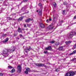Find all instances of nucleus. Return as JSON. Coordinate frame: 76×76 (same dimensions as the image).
I'll return each instance as SVG.
<instances>
[{
  "label": "nucleus",
  "mask_w": 76,
  "mask_h": 76,
  "mask_svg": "<svg viewBox=\"0 0 76 76\" xmlns=\"http://www.w3.org/2000/svg\"><path fill=\"white\" fill-rule=\"evenodd\" d=\"M3 56L4 57H6L7 56H8L9 55V49H5L3 51Z\"/></svg>",
  "instance_id": "1"
},
{
  "label": "nucleus",
  "mask_w": 76,
  "mask_h": 76,
  "mask_svg": "<svg viewBox=\"0 0 76 76\" xmlns=\"http://www.w3.org/2000/svg\"><path fill=\"white\" fill-rule=\"evenodd\" d=\"M74 35H76V32L75 31L71 32L68 35V38L69 39L72 38Z\"/></svg>",
  "instance_id": "2"
},
{
  "label": "nucleus",
  "mask_w": 76,
  "mask_h": 76,
  "mask_svg": "<svg viewBox=\"0 0 76 76\" xmlns=\"http://www.w3.org/2000/svg\"><path fill=\"white\" fill-rule=\"evenodd\" d=\"M18 70L17 71L18 73H20L21 70H22V66L20 65L17 66Z\"/></svg>",
  "instance_id": "3"
},
{
  "label": "nucleus",
  "mask_w": 76,
  "mask_h": 76,
  "mask_svg": "<svg viewBox=\"0 0 76 76\" xmlns=\"http://www.w3.org/2000/svg\"><path fill=\"white\" fill-rule=\"evenodd\" d=\"M69 75L70 76H74L75 75V72L70 71L69 72Z\"/></svg>",
  "instance_id": "4"
},
{
  "label": "nucleus",
  "mask_w": 76,
  "mask_h": 76,
  "mask_svg": "<svg viewBox=\"0 0 76 76\" xmlns=\"http://www.w3.org/2000/svg\"><path fill=\"white\" fill-rule=\"evenodd\" d=\"M30 69L29 68H26V71H24V73L26 74V75H27V74H28V72H30Z\"/></svg>",
  "instance_id": "5"
},
{
  "label": "nucleus",
  "mask_w": 76,
  "mask_h": 76,
  "mask_svg": "<svg viewBox=\"0 0 76 76\" xmlns=\"http://www.w3.org/2000/svg\"><path fill=\"white\" fill-rule=\"evenodd\" d=\"M39 15H40V16H42V8H40L39 10Z\"/></svg>",
  "instance_id": "6"
},
{
  "label": "nucleus",
  "mask_w": 76,
  "mask_h": 76,
  "mask_svg": "<svg viewBox=\"0 0 76 76\" xmlns=\"http://www.w3.org/2000/svg\"><path fill=\"white\" fill-rule=\"evenodd\" d=\"M37 66H38V67H41V66H44L45 65V64H36Z\"/></svg>",
  "instance_id": "7"
},
{
  "label": "nucleus",
  "mask_w": 76,
  "mask_h": 76,
  "mask_svg": "<svg viewBox=\"0 0 76 76\" xmlns=\"http://www.w3.org/2000/svg\"><path fill=\"white\" fill-rule=\"evenodd\" d=\"M10 69H12L10 72L11 73H13L15 72V69L13 68V67L11 66H10Z\"/></svg>",
  "instance_id": "8"
},
{
  "label": "nucleus",
  "mask_w": 76,
  "mask_h": 76,
  "mask_svg": "<svg viewBox=\"0 0 76 76\" xmlns=\"http://www.w3.org/2000/svg\"><path fill=\"white\" fill-rule=\"evenodd\" d=\"M32 48L31 47H29V49L28 48H27L26 49H24V51H25V52L26 53H28V51H29Z\"/></svg>",
  "instance_id": "9"
},
{
  "label": "nucleus",
  "mask_w": 76,
  "mask_h": 76,
  "mask_svg": "<svg viewBox=\"0 0 76 76\" xmlns=\"http://www.w3.org/2000/svg\"><path fill=\"white\" fill-rule=\"evenodd\" d=\"M15 50V47H13L10 50V53H12L13 51H14Z\"/></svg>",
  "instance_id": "10"
},
{
  "label": "nucleus",
  "mask_w": 76,
  "mask_h": 76,
  "mask_svg": "<svg viewBox=\"0 0 76 76\" xmlns=\"http://www.w3.org/2000/svg\"><path fill=\"white\" fill-rule=\"evenodd\" d=\"M60 69H61V66H59L58 69L55 70V71H56V72H58V71H60Z\"/></svg>",
  "instance_id": "11"
},
{
  "label": "nucleus",
  "mask_w": 76,
  "mask_h": 76,
  "mask_svg": "<svg viewBox=\"0 0 76 76\" xmlns=\"http://www.w3.org/2000/svg\"><path fill=\"white\" fill-rule=\"evenodd\" d=\"M31 20V19L30 18L28 19H26L25 20V22H27L28 23H29V22H30V20Z\"/></svg>",
  "instance_id": "12"
},
{
  "label": "nucleus",
  "mask_w": 76,
  "mask_h": 76,
  "mask_svg": "<svg viewBox=\"0 0 76 76\" xmlns=\"http://www.w3.org/2000/svg\"><path fill=\"white\" fill-rule=\"evenodd\" d=\"M9 40V38H7L5 40H4L2 41V42H7Z\"/></svg>",
  "instance_id": "13"
},
{
  "label": "nucleus",
  "mask_w": 76,
  "mask_h": 76,
  "mask_svg": "<svg viewBox=\"0 0 76 76\" xmlns=\"http://www.w3.org/2000/svg\"><path fill=\"white\" fill-rule=\"evenodd\" d=\"M18 32L20 33H22V29L20 28L19 27L18 29Z\"/></svg>",
  "instance_id": "14"
},
{
  "label": "nucleus",
  "mask_w": 76,
  "mask_h": 76,
  "mask_svg": "<svg viewBox=\"0 0 76 76\" xmlns=\"http://www.w3.org/2000/svg\"><path fill=\"white\" fill-rule=\"evenodd\" d=\"M40 26L42 28H45V25H44L42 23H41L40 24Z\"/></svg>",
  "instance_id": "15"
},
{
  "label": "nucleus",
  "mask_w": 76,
  "mask_h": 76,
  "mask_svg": "<svg viewBox=\"0 0 76 76\" xmlns=\"http://www.w3.org/2000/svg\"><path fill=\"white\" fill-rule=\"evenodd\" d=\"M48 29H53V27L52 25L49 26L48 27Z\"/></svg>",
  "instance_id": "16"
},
{
  "label": "nucleus",
  "mask_w": 76,
  "mask_h": 76,
  "mask_svg": "<svg viewBox=\"0 0 76 76\" xmlns=\"http://www.w3.org/2000/svg\"><path fill=\"white\" fill-rule=\"evenodd\" d=\"M23 19V17H21L18 19V22H19V21H20L22 20Z\"/></svg>",
  "instance_id": "17"
},
{
  "label": "nucleus",
  "mask_w": 76,
  "mask_h": 76,
  "mask_svg": "<svg viewBox=\"0 0 76 76\" xmlns=\"http://www.w3.org/2000/svg\"><path fill=\"white\" fill-rule=\"evenodd\" d=\"M46 50H51L52 48H51V47L49 46L48 48H46Z\"/></svg>",
  "instance_id": "18"
},
{
  "label": "nucleus",
  "mask_w": 76,
  "mask_h": 76,
  "mask_svg": "<svg viewBox=\"0 0 76 76\" xmlns=\"http://www.w3.org/2000/svg\"><path fill=\"white\" fill-rule=\"evenodd\" d=\"M38 5L40 7L41 9H42L43 8V6H42V5L41 4V3H39L38 4Z\"/></svg>",
  "instance_id": "19"
},
{
  "label": "nucleus",
  "mask_w": 76,
  "mask_h": 76,
  "mask_svg": "<svg viewBox=\"0 0 76 76\" xmlns=\"http://www.w3.org/2000/svg\"><path fill=\"white\" fill-rule=\"evenodd\" d=\"M58 49L59 50H63V46L59 47Z\"/></svg>",
  "instance_id": "20"
},
{
  "label": "nucleus",
  "mask_w": 76,
  "mask_h": 76,
  "mask_svg": "<svg viewBox=\"0 0 76 76\" xmlns=\"http://www.w3.org/2000/svg\"><path fill=\"white\" fill-rule=\"evenodd\" d=\"M72 42L71 41H66L65 42V43L67 45L69 44H70Z\"/></svg>",
  "instance_id": "21"
},
{
  "label": "nucleus",
  "mask_w": 76,
  "mask_h": 76,
  "mask_svg": "<svg viewBox=\"0 0 76 76\" xmlns=\"http://www.w3.org/2000/svg\"><path fill=\"white\" fill-rule=\"evenodd\" d=\"M18 32H17V31L16 32L15 31V33L14 35V37H16V36L18 35Z\"/></svg>",
  "instance_id": "22"
},
{
  "label": "nucleus",
  "mask_w": 76,
  "mask_h": 76,
  "mask_svg": "<svg viewBox=\"0 0 76 76\" xmlns=\"http://www.w3.org/2000/svg\"><path fill=\"white\" fill-rule=\"evenodd\" d=\"M62 14L64 15H66V10H63L62 11Z\"/></svg>",
  "instance_id": "23"
},
{
  "label": "nucleus",
  "mask_w": 76,
  "mask_h": 76,
  "mask_svg": "<svg viewBox=\"0 0 76 76\" xmlns=\"http://www.w3.org/2000/svg\"><path fill=\"white\" fill-rule=\"evenodd\" d=\"M65 76H70V74H69V72L66 73Z\"/></svg>",
  "instance_id": "24"
},
{
  "label": "nucleus",
  "mask_w": 76,
  "mask_h": 76,
  "mask_svg": "<svg viewBox=\"0 0 76 76\" xmlns=\"http://www.w3.org/2000/svg\"><path fill=\"white\" fill-rule=\"evenodd\" d=\"M53 21L54 22V21H56V18L55 17H53Z\"/></svg>",
  "instance_id": "25"
},
{
  "label": "nucleus",
  "mask_w": 76,
  "mask_h": 76,
  "mask_svg": "<svg viewBox=\"0 0 76 76\" xmlns=\"http://www.w3.org/2000/svg\"><path fill=\"white\" fill-rule=\"evenodd\" d=\"M53 4L55 7H56V6H57V4H56V3L55 2H54L53 3Z\"/></svg>",
  "instance_id": "26"
},
{
  "label": "nucleus",
  "mask_w": 76,
  "mask_h": 76,
  "mask_svg": "<svg viewBox=\"0 0 76 76\" xmlns=\"http://www.w3.org/2000/svg\"><path fill=\"white\" fill-rule=\"evenodd\" d=\"M54 42H55V41H54V40L50 41V43H51V44H53V43H54Z\"/></svg>",
  "instance_id": "27"
},
{
  "label": "nucleus",
  "mask_w": 76,
  "mask_h": 76,
  "mask_svg": "<svg viewBox=\"0 0 76 76\" xmlns=\"http://www.w3.org/2000/svg\"><path fill=\"white\" fill-rule=\"evenodd\" d=\"M63 21H61L60 22H59V26H61V23H63Z\"/></svg>",
  "instance_id": "28"
},
{
  "label": "nucleus",
  "mask_w": 76,
  "mask_h": 76,
  "mask_svg": "<svg viewBox=\"0 0 76 76\" xmlns=\"http://www.w3.org/2000/svg\"><path fill=\"white\" fill-rule=\"evenodd\" d=\"M59 45V42H56L55 43V45H56V46H57V45Z\"/></svg>",
  "instance_id": "29"
},
{
  "label": "nucleus",
  "mask_w": 76,
  "mask_h": 76,
  "mask_svg": "<svg viewBox=\"0 0 76 76\" xmlns=\"http://www.w3.org/2000/svg\"><path fill=\"white\" fill-rule=\"evenodd\" d=\"M72 54H76V51L74 50V51H73V52H72Z\"/></svg>",
  "instance_id": "30"
},
{
  "label": "nucleus",
  "mask_w": 76,
  "mask_h": 76,
  "mask_svg": "<svg viewBox=\"0 0 76 76\" xmlns=\"http://www.w3.org/2000/svg\"><path fill=\"white\" fill-rule=\"evenodd\" d=\"M69 6H70V4H68L67 6H66L67 7V9H66V10L67 9V8H69Z\"/></svg>",
  "instance_id": "31"
},
{
  "label": "nucleus",
  "mask_w": 76,
  "mask_h": 76,
  "mask_svg": "<svg viewBox=\"0 0 76 76\" xmlns=\"http://www.w3.org/2000/svg\"><path fill=\"white\" fill-rule=\"evenodd\" d=\"M72 61H76V58H74L72 60Z\"/></svg>",
  "instance_id": "32"
},
{
  "label": "nucleus",
  "mask_w": 76,
  "mask_h": 76,
  "mask_svg": "<svg viewBox=\"0 0 76 76\" xmlns=\"http://www.w3.org/2000/svg\"><path fill=\"white\" fill-rule=\"evenodd\" d=\"M64 5H67V3L66 2H65L64 3Z\"/></svg>",
  "instance_id": "33"
},
{
  "label": "nucleus",
  "mask_w": 76,
  "mask_h": 76,
  "mask_svg": "<svg viewBox=\"0 0 76 76\" xmlns=\"http://www.w3.org/2000/svg\"><path fill=\"white\" fill-rule=\"evenodd\" d=\"M26 9H25V7H24L23 8H22V10L24 11Z\"/></svg>",
  "instance_id": "34"
},
{
  "label": "nucleus",
  "mask_w": 76,
  "mask_h": 76,
  "mask_svg": "<svg viewBox=\"0 0 76 76\" xmlns=\"http://www.w3.org/2000/svg\"><path fill=\"white\" fill-rule=\"evenodd\" d=\"M7 35L6 34H4L2 35V37H6Z\"/></svg>",
  "instance_id": "35"
},
{
  "label": "nucleus",
  "mask_w": 76,
  "mask_h": 76,
  "mask_svg": "<svg viewBox=\"0 0 76 76\" xmlns=\"http://www.w3.org/2000/svg\"><path fill=\"white\" fill-rule=\"evenodd\" d=\"M11 16H14L15 15H16V13H13L12 14H11Z\"/></svg>",
  "instance_id": "36"
},
{
  "label": "nucleus",
  "mask_w": 76,
  "mask_h": 76,
  "mask_svg": "<svg viewBox=\"0 0 76 76\" xmlns=\"http://www.w3.org/2000/svg\"><path fill=\"white\" fill-rule=\"evenodd\" d=\"M10 20H15V19L10 18Z\"/></svg>",
  "instance_id": "37"
},
{
  "label": "nucleus",
  "mask_w": 76,
  "mask_h": 76,
  "mask_svg": "<svg viewBox=\"0 0 76 76\" xmlns=\"http://www.w3.org/2000/svg\"><path fill=\"white\" fill-rule=\"evenodd\" d=\"M73 47L74 48H76V43L74 45Z\"/></svg>",
  "instance_id": "38"
},
{
  "label": "nucleus",
  "mask_w": 76,
  "mask_h": 76,
  "mask_svg": "<svg viewBox=\"0 0 76 76\" xmlns=\"http://www.w3.org/2000/svg\"><path fill=\"white\" fill-rule=\"evenodd\" d=\"M23 37V36H22V35L21 34H20V35L19 37H20V38H21V37Z\"/></svg>",
  "instance_id": "39"
},
{
  "label": "nucleus",
  "mask_w": 76,
  "mask_h": 76,
  "mask_svg": "<svg viewBox=\"0 0 76 76\" xmlns=\"http://www.w3.org/2000/svg\"><path fill=\"white\" fill-rule=\"evenodd\" d=\"M28 0H23L24 2H27Z\"/></svg>",
  "instance_id": "40"
},
{
  "label": "nucleus",
  "mask_w": 76,
  "mask_h": 76,
  "mask_svg": "<svg viewBox=\"0 0 76 76\" xmlns=\"http://www.w3.org/2000/svg\"><path fill=\"white\" fill-rule=\"evenodd\" d=\"M0 76H3V74L1 73H0Z\"/></svg>",
  "instance_id": "41"
},
{
  "label": "nucleus",
  "mask_w": 76,
  "mask_h": 76,
  "mask_svg": "<svg viewBox=\"0 0 76 76\" xmlns=\"http://www.w3.org/2000/svg\"><path fill=\"white\" fill-rule=\"evenodd\" d=\"M73 53H70V54H69V56H72V55H73Z\"/></svg>",
  "instance_id": "42"
},
{
  "label": "nucleus",
  "mask_w": 76,
  "mask_h": 76,
  "mask_svg": "<svg viewBox=\"0 0 76 76\" xmlns=\"http://www.w3.org/2000/svg\"><path fill=\"white\" fill-rule=\"evenodd\" d=\"M49 20H48L47 19L46 20V22H47V23H48V22H49Z\"/></svg>",
  "instance_id": "43"
},
{
  "label": "nucleus",
  "mask_w": 76,
  "mask_h": 76,
  "mask_svg": "<svg viewBox=\"0 0 76 76\" xmlns=\"http://www.w3.org/2000/svg\"><path fill=\"white\" fill-rule=\"evenodd\" d=\"M26 56L27 57H29V56H28V54H26Z\"/></svg>",
  "instance_id": "44"
},
{
  "label": "nucleus",
  "mask_w": 76,
  "mask_h": 76,
  "mask_svg": "<svg viewBox=\"0 0 76 76\" xmlns=\"http://www.w3.org/2000/svg\"><path fill=\"white\" fill-rule=\"evenodd\" d=\"M7 20H10V18H9V17H7Z\"/></svg>",
  "instance_id": "45"
},
{
  "label": "nucleus",
  "mask_w": 76,
  "mask_h": 76,
  "mask_svg": "<svg viewBox=\"0 0 76 76\" xmlns=\"http://www.w3.org/2000/svg\"><path fill=\"white\" fill-rule=\"evenodd\" d=\"M44 67H45L46 68H47V66L46 65H45L43 66Z\"/></svg>",
  "instance_id": "46"
},
{
  "label": "nucleus",
  "mask_w": 76,
  "mask_h": 76,
  "mask_svg": "<svg viewBox=\"0 0 76 76\" xmlns=\"http://www.w3.org/2000/svg\"><path fill=\"white\" fill-rule=\"evenodd\" d=\"M76 22H75V23H72V24H72V25H73V24H76Z\"/></svg>",
  "instance_id": "47"
},
{
  "label": "nucleus",
  "mask_w": 76,
  "mask_h": 76,
  "mask_svg": "<svg viewBox=\"0 0 76 76\" xmlns=\"http://www.w3.org/2000/svg\"><path fill=\"white\" fill-rule=\"evenodd\" d=\"M73 19H76V15L74 16Z\"/></svg>",
  "instance_id": "48"
},
{
  "label": "nucleus",
  "mask_w": 76,
  "mask_h": 76,
  "mask_svg": "<svg viewBox=\"0 0 76 76\" xmlns=\"http://www.w3.org/2000/svg\"><path fill=\"white\" fill-rule=\"evenodd\" d=\"M44 53H45V54H46V53H47V51H44Z\"/></svg>",
  "instance_id": "49"
},
{
  "label": "nucleus",
  "mask_w": 76,
  "mask_h": 76,
  "mask_svg": "<svg viewBox=\"0 0 76 76\" xmlns=\"http://www.w3.org/2000/svg\"><path fill=\"white\" fill-rule=\"evenodd\" d=\"M24 27H26V24H24Z\"/></svg>",
  "instance_id": "50"
},
{
  "label": "nucleus",
  "mask_w": 76,
  "mask_h": 76,
  "mask_svg": "<svg viewBox=\"0 0 76 76\" xmlns=\"http://www.w3.org/2000/svg\"><path fill=\"white\" fill-rule=\"evenodd\" d=\"M31 26V24H29V25L27 24V26Z\"/></svg>",
  "instance_id": "51"
},
{
  "label": "nucleus",
  "mask_w": 76,
  "mask_h": 76,
  "mask_svg": "<svg viewBox=\"0 0 76 76\" xmlns=\"http://www.w3.org/2000/svg\"><path fill=\"white\" fill-rule=\"evenodd\" d=\"M4 31H7V30L6 29H4Z\"/></svg>",
  "instance_id": "52"
},
{
  "label": "nucleus",
  "mask_w": 76,
  "mask_h": 76,
  "mask_svg": "<svg viewBox=\"0 0 76 76\" xmlns=\"http://www.w3.org/2000/svg\"><path fill=\"white\" fill-rule=\"evenodd\" d=\"M49 20L51 21V20H52V19L51 18H50V19H49Z\"/></svg>",
  "instance_id": "53"
},
{
  "label": "nucleus",
  "mask_w": 76,
  "mask_h": 76,
  "mask_svg": "<svg viewBox=\"0 0 76 76\" xmlns=\"http://www.w3.org/2000/svg\"><path fill=\"white\" fill-rule=\"evenodd\" d=\"M22 30H23V31H25V28H22Z\"/></svg>",
  "instance_id": "54"
},
{
  "label": "nucleus",
  "mask_w": 76,
  "mask_h": 76,
  "mask_svg": "<svg viewBox=\"0 0 76 76\" xmlns=\"http://www.w3.org/2000/svg\"><path fill=\"white\" fill-rule=\"evenodd\" d=\"M8 68H9V69H10V66H8Z\"/></svg>",
  "instance_id": "55"
},
{
  "label": "nucleus",
  "mask_w": 76,
  "mask_h": 76,
  "mask_svg": "<svg viewBox=\"0 0 76 76\" xmlns=\"http://www.w3.org/2000/svg\"><path fill=\"white\" fill-rule=\"evenodd\" d=\"M63 32V31H61V32H60V34H61V32Z\"/></svg>",
  "instance_id": "56"
},
{
  "label": "nucleus",
  "mask_w": 76,
  "mask_h": 76,
  "mask_svg": "<svg viewBox=\"0 0 76 76\" xmlns=\"http://www.w3.org/2000/svg\"><path fill=\"white\" fill-rule=\"evenodd\" d=\"M30 20H33V19H31Z\"/></svg>",
  "instance_id": "57"
},
{
  "label": "nucleus",
  "mask_w": 76,
  "mask_h": 76,
  "mask_svg": "<svg viewBox=\"0 0 76 76\" xmlns=\"http://www.w3.org/2000/svg\"><path fill=\"white\" fill-rule=\"evenodd\" d=\"M29 13V12L28 11V12H27L26 13Z\"/></svg>",
  "instance_id": "58"
},
{
  "label": "nucleus",
  "mask_w": 76,
  "mask_h": 76,
  "mask_svg": "<svg viewBox=\"0 0 76 76\" xmlns=\"http://www.w3.org/2000/svg\"><path fill=\"white\" fill-rule=\"evenodd\" d=\"M19 39V38H18L17 39Z\"/></svg>",
  "instance_id": "59"
},
{
  "label": "nucleus",
  "mask_w": 76,
  "mask_h": 76,
  "mask_svg": "<svg viewBox=\"0 0 76 76\" xmlns=\"http://www.w3.org/2000/svg\"><path fill=\"white\" fill-rule=\"evenodd\" d=\"M75 74H76V71H75Z\"/></svg>",
  "instance_id": "60"
},
{
  "label": "nucleus",
  "mask_w": 76,
  "mask_h": 76,
  "mask_svg": "<svg viewBox=\"0 0 76 76\" xmlns=\"http://www.w3.org/2000/svg\"><path fill=\"white\" fill-rule=\"evenodd\" d=\"M38 12V10H37V12Z\"/></svg>",
  "instance_id": "61"
},
{
  "label": "nucleus",
  "mask_w": 76,
  "mask_h": 76,
  "mask_svg": "<svg viewBox=\"0 0 76 76\" xmlns=\"http://www.w3.org/2000/svg\"><path fill=\"white\" fill-rule=\"evenodd\" d=\"M12 9H11V11L12 10Z\"/></svg>",
  "instance_id": "62"
},
{
  "label": "nucleus",
  "mask_w": 76,
  "mask_h": 76,
  "mask_svg": "<svg viewBox=\"0 0 76 76\" xmlns=\"http://www.w3.org/2000/svg\"><path fill=\"white\" fill-rule=\"evenodd\" d=\"M0 13H1V12H0Z\"/></svg>",
  "instance_id": "63"
},
{
  "label": "nucleus",
  "mask_w": 76,
  "mask_h": 76,
  "mask_svg": "<svg viewBox=\"0 0 76 76\" xmlns=\"http://www.w3.org/2000/svg\"><path fill=\"white\" fill-rule=\"evenodd\" d=\"M10 76H12V75H10Z\"/></svg>",
  "instance_id": "64"
}]
</instances>
